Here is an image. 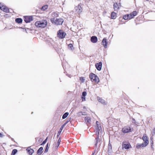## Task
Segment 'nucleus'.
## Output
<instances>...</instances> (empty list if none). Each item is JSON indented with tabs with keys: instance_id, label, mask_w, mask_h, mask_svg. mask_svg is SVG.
<instances>
[{
	"instance_id": "nucleus-38",
	"label": "nucleus",
	"mask_w": 155,
	"mask_h": 155,
	"mask_svg": "<svg viewBox=\"0 0 155 155\" xmlns=\"http://www.w3.org/2000/svg\"><path fill=\"white\" fill-rule=\"evenodd\" d=\"M80 80L82 82H84V81L85 79L84 78H80Z\"/></svg>"
},
{
	"instance_id": "nucleus-21",
	"label": "nucleus",
	"mask_w": 155,
	"mask_h": 155,
	"mask_svg": "<svg viewBox=\"0 0 155 155\" xmlns=\"http://www.w3.org/2000/svg\"><path fill=\"white\" fill-rule=\"evenodd\" d=\"M15 21L18 23H21L22 22V20L21 18H17L15 19Z\"/></svg>"
},
{
	"instance_id": "nucleus-45",
	"label": "nucleus",
	"mask_w": 155,
	"mask_h": 155,
	"mask_svg": "<svg viewBox=\"0 0 155 155\" xmlns=\"http://www.w3.org/2000/svg\"><path fill=\"white\" fill-rule=\"evenodd\" d=\"M154 130H155V129H154Z\"/></svg>"
},
{
	"instance_id": "nucleus-12",
	"label": "nucleus",
	"mask_w": 155,
	"mask_h": 155,
	"mask_svg": "<svg viewBox=\"0 0 155 155\" xmlns=\"http://www.w3.org/2000/svg\"><path fill=\"white\" fill-rule=\"evenodd\" d=\"M97 98L98 101L99 102H100L102 104H103L104 105H107V103L105 101L104 99L98 97Z\"/></svg>"
},
{
	"instance_id": "nucleus-17",
	"label": "nucleus",
	"mask_w": 155,
	"mask_h": 155,
	"mask_svg": "<svg viewBox=\"0 0 155 155\" xmlns=\"http://www.w3.org/2000/svg\"><path fill=\"white\" fill-rule=\"evenodd\" d=\"M43 150V148L42 147H40L37 151V153L38 155H41L42 153V150Z\"/></svg>"
},
{
	"instance_id": "nucleus-41",
	"label": "nucleus",
	"mask_w": 155,
	"mask_h": 155,
	"mask_svg": "<svg viewBox=\"0 0 155 155\" xmlns=\"http://www.w3.org/2000/svg\"><path fill=\"white\" fill-rule=\"evenodd\" d=\"M2 136H3L2 134L1 133H0V137H2Z\"/></svg>"
},
{
	"instance_id": "nucleus-6",
	"label": "nucleus",
	"mask_w": 155,
	"mask_h": 155,
	"mask_svg": "<svg viewBox=\"0 0 155 155\" xmlns=\"http://www.w3.org/2000/svg\"><path fill=\"white\" fill-rule=\"evenodd\" d=\"M142 139L144 141V143H143V147H146L149 143V141L147 137L145 134L143 135L142 137Z\"/></svg>"
},
{
	"instance_id": "nucleus-37",
	"label": "nucleus",
	"mask_w": 155,
	"mask_h": 155,
	"mask_svg": "<svg viewBox=\"0 0 155 155\" xmlns=\"http://www.w3.org/2000/svg\"><path fill=\"white\" fill-rule=\"evenodd\" d=\"M3 6H4V5H3L1 3H0V9L1 10H3Z\"/></svg>"
},
{
	"instance_id": "nucleus-39",
	"label": "nucleus",
	"mask_w": 155,
	"mask_h": 155,
	"mask_svg": "<svg viewBox=\"0 0 155 155\" xmlns=\"http://www.w3.org/2000/svg\"><path fill=\"white\" fill-rule=\"evenodd\" d=\"M48 143L46 145L47 147H46V148L45 150V152H47L48 151Z\"/></svg>"
},
{
	"instance_id": "nucleus-42",
	"label": "nucleus",
	"mask_w": 155,
	"mask_h": 155,
	"mask_svg": "<svg viewBox=\"0 0 155 155\" xmlns=\"http://www.w3.org/2000/svg\"><path fill=\"white\" fill-rule=\"evenodd\" d=\"M132 120L134 122V121H135V120L134 118Z\"/></svg>"
},
{
	"instance_id": "nucleus-29",
	"label": "nucleus",
	"mask_w": 155,
	"mask_h": 155,
	"mask_svg": "<svg viewBox=\"0 0 155 155\" xmlns=\"http://www.w3.org/2000/svg\"><path fill=\"white\" fill-rule=\"evenodd\" d=\"M63 127H64V126H62L61 127V128H60V130H59V131H58V136H58V137L59 135H60V134L61 133V132L62 130H63Z\"/></svg>"
},
{
	"instance_id": "nucleus-30",
	"label": "nucleus",
	"mask_w": 155,
	"mask_h": 155,
	"mask_svg": "<svg viewBox=\"0 0 155 155\" xmlns=\"http://www.w3.org/2000/svg\"><path fill=\"white\" fill-rule=\"evenodd\" d=\"M123 18L124 19H125V20H127L128 19H129V18L128 16L127 15L124 16H123Z\"/></svg>"
},
{
	"instance_id": "nucleus-2",
	"label": "nucleus",
	"mask_w": 155,
	"mask_h": 155,
	"mask_svg": "<svg viewBox=\"0 0 155 155\" xmlns=\"http://www.w3.org/2000/svg\"><path fill=\"white\" fill-rule=\"evenodd\" d=\"M50 20L52 23L57 25H62L64 21L63 19L61 18L56 19L55 18H51Z\"/></svg>"
},
{
	"instance_id": "nucleus-16",
	"label": "nucleus",
	"mask_w": 155,
	"mask_h": 155,
	"mask_svg": "<svg viewBox=\"0 0 155 155\" xmlns=\"http://www.w3.org/2000/svg\"><path fill=\"white\" fill-rule=\"evenodd\" d=\"M87 93L85 91H84L82 92L81 97L82 101H84L85 100V96L87 95Z\"/></svg>"
},
{
	"instance_id": "nucleus-28",
	"label": "nucleus",
	"mask_w": 155,
	"mask_h": 155,
	"mask_svg": "<svg viewBox=\"0 0 155 155\" xmlns=\"http://www.w3.org/2000/svg\"><path fill=\"white\" fill-rule=\"evenodd\" d=\"M17 152V150L16 149H15L12 150L11 155H14Z\"/></svg>"
},
{
	"instance_id": "nucleus-44",
	"label": "nucleus",
	"mask_w": 155,
	"mask_h": 155,
	"mask_svg": "<svg viewBox=\"0 0 155 155\" xmlns=\"http://www.w3.org/2000/svg\"><path fill=\"white\" fill-rule=\"evenodd\" d=\"M81 114V115H82L81 114Z\"/></svg>"
},
{
	"instance_id": "nucleus-18",
	"label": "nucleus",
	"mask_w": 155,
	"mask_h": 155,
	"mask_svg": "<svg viewBox=\"0 0 155 155\" xmlns=\"http://www.w3.org/2000/svg\"><path fill=\"white\" fill-rule=\"evenodd\" d=\"M28 152L30 155H31L34 152V150L33 149H29V148H28L27 149Z\"/></svg>"
},
{
	"instance_id": "nucleus-24",
	"label": "nucleus",
	"mask_w": 155,
	"mask_h": 155,
	"mask_svg": "<svg viewBox=\"0 0 155 155\" xmlns=\"http://www.w3.org/2000/svg\"><path fill=\"white\" fill-rule=\"evenodd\" d=\"M116 17V13L114 12H112L111 14V18L114 19Z\"/></svg>"
},
{
	"instance_id": "nucleus-43",
	"label": "nucleus",
	"mask_w": 155,
	"mask_h": 155,
	"mask_svg": "<svg viewBox=\"0 0 155 155\" xmlns=\"http://www.w3.org/2000/svg\"><path fill=\"white\" fill-rule=\"evenodd\" d=\"M94 153H93L92 154V155H94Z\"/></svg>"
},
{
	"instance_id": "nucleus-15",
	"label": "nucleus",
	"mask_w": 155,
	"mask_h": 155,
	"mask_svg": "<svg viewBox=\"0 0 155 155\" xmlns=\"http://www.w3.org/2000/svg\"><path fill=\"white\" fill-rule=\"evenodd\" d=\"M102 42L103 43V45L104 47V48H106L107 47V39L105 38H104L103 40H102Z\"/></svg>"
},
{
	"instance_id": "nucleus-25",
	"label": "nucleus",
	"mask_w": 155,
	"mask_h": 155,
	"mask_svg": "<svg viewBox=\"0 0 155 155\" xmlns=\"http://www.w3.org/2000/svg\"><path fill=\"white\" fill-rule=\"evenodd\" d=\"M143 143L142 144H137L136 146L137 148L139 149L141 147H143Z\"/></svg>"
},
{
	"instance_id": "nucleus-8",
	"label": "nucleus",
	"mask_w": 155,
	"mask_h": 155,
	"mask_svg": "<svg viewBox=\"0 0 155 155\" xmlns=\"http://www.w3.org/2000/svg\"><path fill=\"white\" fill-rule=\"evenodd\" d=\"M76 12L78 14H80L82 12V8L81 6V4H79L78 6H76L75 8Z\"/></svg>"
},
{
	"instance_id": "nucleus-31",
	"label": "nucleus",
	"mask_w": 155,
	"mask_h": 155,
	"mask_svg": "<svg viewBox=\"0 0 155 155\" xmlns=\"http://www.w3.org/2000/svg\"><path fill=\"white\" fill-rule=\"evenodd\" d=\"M128 16L129 18V19H130L133 18V16L132 15V14H129L127 15Z\"/></svg>"
},
{
	"instance_id": "nucleus-10",
	"label": "nucleus",
	"mask_w": 155,
	"mask_h": 155,
	"mask_svg": "<svg viewBox=\"0 0 155 155\" xmlns=\"http://www.w3.org/2000/svg\"><path fill=\"white\" fill-rule=\"evenodd\" d=\"M32 16H26L25 17L24 21L26 23L30 22L32 20Z\"/></svg>"
},
{
	"instance_id": "nucleus-20",
	"label": "nucleus",
	"mask_w": 155,
	"mask_h": 155,
	"mask_svg": "<svg viewBox=\"0 0 155 155\" xmlns=\"http://www.w3.org/2000/svg\"><path fill=\"white\" fill-rule=\"evenodd\" d=\"M3 8L2 11L6 13H8L9 12V9L8 8L6 7L5 6H3Z\"/></svg>"
},
{
	"instance_id": "nucleus-11",
	"label": "nucleus",
	"mask_w": 155,
	"mask_h": 155,
	"mask_svg": "<svg viewBox=\"0 0 155 155\" xmlns=\"http://www.w3.org/2000/svg\"><path fill=\"white\" fill-rule=\"evenodd\" d=\"M102 65V63L101 62L99 63L95 64V66L97 69L98 71H100L101 70Z\"/></svg>"
},
{
	"instance_id": "nucleus-19",
	"label": "nucleus",
	"mask_w": 155,
	"mask_h": 155,
	"mask_svg": "<svg viewBox=\"0 0 155 155\" xmlns=\"http://www.w3.org/2000/svg\"><path fill=\"white\" fill-rule=\"evenodd\" d=\"M85 122L87 123H90L91 121V118L88 117H86L85 118Z\"/></svg>"
},
{
	"instance_id": "nucleus-9",
	"label": "nucleus",
	"mask_w": 155,
	"mask_h": 155,
	"mask_svg": "<svg viewBox=\"0 0 155 155\" xmlns=\"http://www.w3.org/2000/svg\"><path fill=\"white\" fill-rule=\"evenodd\" d=\"M130 146L129 143H127L125 142H124L122 144V147L123 148H125L126 149H128Z\"/></svg>"
},
{
	"instance_id": "nucleus-3",
	"label": "nucleus",
	"mask_w": 155,
	"mask_h": 155,
	"mask_svg": "<svg viewBox=\"0 0 155 155\" xmlns=\"http://www.w3.org/2000/svg\"><path fill=\"white\" fill-rule=\"evenodd\" d=\"M98 123L99 122L97 121L96 122V123L97 126L96 133L97 134L98 136L95 139V140H96V143L95 144V145H96L97 143H98L99 142H100V139L99 138V136L98 135L99 134V131H100L101 132V127L99 126V125H98Z\"/></svg>"
},
{
	"instance_id": "nucleus-14",
	"label": "nucleus",
	"mask_w": 155,
	"mask_h": 155,
	"mask_svg": "<svg viewBox=\"0 0 155 155\" xmlns=\"http://www.w3.org/2000/svg\"><path fill=\"white\" fill-rule=\"evenodd\" d=\"M97 41V37L93 36L91 38V41L93 43H96Z\"/></svg>"
},
{
	"instance_id": "nucleus-13",
	"label": "nucleus",
	"mask_w": 155,
	"mask_h": 155,
	"mask_svg": "<svg viewBox=\"0 0 155 155\" xmlns=\"http://www.w3.org/2000/svg\"><path fill=\"white\" fill-rule=\"evenodd\" d=\"M112 152V147L111 145L110 144H109L108 145V154L109 155H110Z\"/></svg>"
},
{
	"instance_id": "nucleus-34",
	"label": "nucleus",
	"mask_w": 155,
	"mask_h": 155,
	"mask_svg": "<svg viewBox=\"0 0 155 155\" xmlns=\"http://www.w3.org/2000/svg\"><path fill=\"white\" fill-rule=\"evenodd\" d=\"M81 114L82 115H86V113L85 112H80L78 113L79 115H81L80 114Z\"/></svg>"
},
{
	"instance_id": "nucleus-36",
	"label": "nucleus",
	"mask_w": 155,
	"mask_h": 155,
	"mask_svg": "<svg viewBox=\"0 0 155 155\" xmlns=\"http://www.w3.org/2000/svg\"><path fill=\"white\" fill-rule=\"evenodd\" d=\"M61 140L60 138H59L58 141V143H57V145L56 146V147H58L59 146L60 143L61 142Z\"/></svg>"
},
{
	"instance_id": "nucleus-7",
	"label": "nucleus",
	"mask_w": 155,
	"mask_h": 155,
	"mask_svg": "<svg viewBox=\"0 0 155 155\" xmlns=\"http://www.w3.org/2000/svg\"><path fill=\"white\" fill-rule=\"evenodd\" d=\"M133 129L129 126H125L122 129V131L126 133L132 131Z\"/></svg>"
},
{
	"instance_id": "nucleus-23",
	"label": "nucleus",
	"mask_w": 155,
	"mask_h": 155,
	"mask_svg": "<svg viewBox=\"0 0 155 155\" xmlns=\"http://www.w3.org/2000/svg\"><path fill=\"white\" fill-rule=\"evenodd\" d=\"M48 5H44L41 8V9L43 11H45L48 8Z\"/></svg>"
},
{
	"instance_id": "nucleus-27",
	"label": "nucleus",
	"mask_w": 155,
	"mask_h": 155,
	"mask_svg": "<svg viewBox=\"0 0 155 155\" xmlns=\"http://www.w3.org/2000/svg\"><path fill=\"white\" fill-rule=\"evenodd\" d=\"M52 17L55 18V17L58 16V14L56 12H54L52 13Z\"/></svg>"
},
{
	"instance_id": "nucleus-26",
	"label": "nucleus",
	"mask_w": 155,
	"mask_h": 155,
	"mask_svg": "<svg viewBox=\"0 0 155 155\" xmlns=\"http://www.w3.org/2000/svg\"><path fill=\"white\" fill-rule=\"evenodd\" d=\"M113 6L114 10H117L118 9V7L117 3H114L113 5Z\"/></svg>"
},
{
	"instance_id": "nucleus-4",
	"label": "nucleus",
	"mask_w": 155,
	"mask_h": 155,
	"mask_svg": "<svg viewBox=\"0 0 155 155\" xmlns=\"http://www.w3.org/2000/svg\"><path fill=\"white\" fill-rule=\"evenodd\" d=\"M89 77L92 81H94L95 82L97 83L99 81L98 77L94 74H91L89 75Z\"/></svg>"
},
{
	"instance_id": "nucleus-40",
	"label": "nucleus",
	"mask_w": 155,
	"mask_h": 155,
	"mask_svg": "<svg viewBox=\"0 0 155 155\" xmlns=\"http://www.w3.org/2000/svg\"><path fill=\"white\" fill-rule=\"evenodd\" d=\"M69 122L68 121H67L66 122H65L64 124L63 125V126H64Z\"/></svg>"
},
{
	"instance_id": "nucleus-35",
	"label": "nucleus",
	"mask_w": 155,
	"mask_h": 155,
	"mask_svg": "<svg viewBox=\"0 0 155 155\" xmlns=\"http://www.w3.org/2000/svg\"><path fill=\"white\" fill-rule=\"evenodd\" d=\"M48 139V137L46 138L43 141V142L42 143L41 145H43L45 144L46 142L47 141V140Z\"/></svg>"
},
{
	"instance_id": "nucleus-1",
	"label": "nucleus",
	"mask_w": 155,
	"mask_h": 155,
	"mask_svg": "<svg viewBox=\"0 0 155 155\" xmlns=\"http://www.w3.org/2000/svg\"><path fill=\"white\" fill-rule=\"evenodd\" d=\"M35 26L38 28H45L47 25V21L45 20L37 21L35 24Z\"/></svg>"
},
{
	"instance_id": "nucleus-33",
	"label": "nucleus",
	"mask_w": 155,
	"mask_h": 155,
	"mask_svg": "<svg viewBox=\"0 0 155 155\" xmlns=\"http://www.w3.org/2000/svg\"><path fill=\"white\" fill-rule=\"evenodd\" d=\"M68 48H70L71 50L72 49L73 46L72 44H69L68 45Z\"/></svg>"
},
{
	"instance_id": "nucleus-5",
	"label": "nucleus",
	"mask_w": 155,
	"mask_h": 155,
	"mask_svg": "<svg viewBox=\"0 0 155 155\" xmlns=\"http://www.w3.org/2000/svg\"><path fill=\"white\" fill-rule=\"evenodd\" d=\"M66 35V33L62 30H60L58 32L57 36L60 38H64Z\"/></svg>"
},
{
	"instance_id": "nucleus-32",
	"label": "nucleus",
	"mask_w": 155,
	"mask_h": 155,
	"mask_svg": "<svg viewBox=\"0 0 155 155\" xmlns=\"http://www.w3.org/2000/svg\"><path fill=\"white\" fill-rule=\"evenodd\" d=\"M137 12L136 11H134L131 14L132 15H133V16L134 17L137 15Z\"/></svg>"
},
{
	"instance_id": "nucleus-22",
	"label": "nucleus",
	"mask_w": 155,
	"mask_h": 155,
	"mask_svg": "<svg viewBox=\"0 0 155 155\" xmlns=\"http://www.w3.org/2000/svg\"><path fill=\"white\" fill-rule=\"evenodd\" d=\"M69 114L68 112H66L62 116V118L63 119L65 118L68 116Z\"/></svg>"
}]
</instances>
